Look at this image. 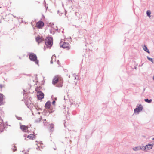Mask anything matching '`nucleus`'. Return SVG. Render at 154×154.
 Returning <instances> with one entry per match:
<instances>
[{"instance_id": "aec40b11", "label": "nucleus", "mask_w": 154, "mask_h": 154, "mask_svg": "<svg viewBox=\"0 0 154 154\" xmlns=\"http://www.w3.org/2000/svg\"><path fill=\"white\" fill-rule=\"evenodd\" d=\"M144 100L145 102L148 103H151L152 101L151 99L149 100V99H145Z\"/></svg>"}, {"instance_id": "393cba45", "label": "nucleus", "mask_w": 154, "mask_h": 154, "mask_svg": "<svg viewBox=\"0 0 154 154\" xmlns=\"http://www.w3.org/2000/svg\"><path fill=\"white\" fill-rule=\"evenodd\" d=\"M55 103V101L54 100V101L52 102V104L53 105H54Z\"/></svg>"}, {"instance_id": "20e7f679", "label": "nucleus", "mask_w": 154, "mask_h": 154, "mask_svg": "<svg viewBox=\"0 0 154 154\" xmlns=\"http://www.w3.org/2000/svg\"><path fill=\"white\" fill-rule=\"evenodd\" d=\"M60 46L67 50H69L70 48V45L68 42L61 41L60 43Z\"/></svg>"}, {"instance_id": "6e6552de", "label": "nucleus", "mask_w": 154, "mask_h": 154, "mask_svg": "<svg viewBox=\"0 0 154 154\" xmlns=\"http://www.w3.org/2000/svg\"><path fill=\"white\" fill-rule=\"evenodd\" d=\"M143 146H137L134 147L132 148L133 150L135 152L140 151V150H143Z\"/></svg>"}, {"instance_id": "412c9836", "label": "nucleus", "mask_w": 154, "mask_h": 154, "mask_svg": "<svg viewBox=\"0 0 154 154\" xmlns=\"http://www.w3.org/2000/svg\"><path fill=\"white\" fill-rule=\"evenodd\" d=\"M53 31V28H51L50 30V33H51L52 34H54L55 32Z\"/></svg>"}, {"instance_id": "a211bd4d", "label": "nucleus", "mask_w": 154, "mask_h": 154, "mask_svg": "<svg viewBox=\"0 0 154 154\" xmlns=\"http://www.w3.org/2000/svg\"><path fill=\"white\" fill-rule=\"evenodd\" d=\"M55 56H52V57H51V61L50 63L51 64L53 63V62L54 60L55 61Z\"/></svg>"}, {"instance_id": "ddd939ff", "label": "nucleus", "mask_w": 154, "mask_h": 154, "mask_svg": "<svg viewBox=\"0 0 154 154\" xmlns=\"http://www.w3.org/2000/svg\"><path fill=\"white\" fill-rule=\"evenodd\" d=\"M3 96L2 94H0V105L3 103Z\"/></svg>"}, {"instance_id": "0eeeda50", "label": "nucleus", "mask_w": 154, "mask_h": 154, "mask_svg": "<svg viewBox=\"0 0 154 154\" xmlns=\"http://www.w3.org/2000/svg\"><path fill=\"white\" fill-rule=\"evenodd\" d=\"M37 89L38 88H36L35 90L37 92V96L38 99L41 100L44 98V94L41 91H38Z\"/></svg>"}, {"instance_id": "1a4fd4ad", "label": "nucleus", "mask_w": 154, "mask_h": 154, "mask_svg": "<svg viewBox=\"0 0 154 154\" xmlns=\"http://www.w3.org/2000/svg\"><path fill=\"white\" fill-rule=\"evenodd\" d=\"M37 27L38 28H41L44 25V23L42 21L38 22L36 24Z\"/></svg>"}, {"instance_id": "dca6fc26", "label": "nucleus", "mask_w": 154, "mask_h": 154, "mask_svg": "<svg viewBox=\"0 0 154 154\" xmlns=\"http://www.w3.org/2000/svg\"><path fill=\"white\" fill-rule=\"evenodd\" d=\"M151 14V11L149 10H148L146 11V14L149 17H151L150 14Z\"/></svg>"}, {"instance_id": "7c9ffc66", "label": "nucleus", "mask_w": 154, "mask_h": 154, "mask_svg": "<svg viewBox=\"0 0 154 154\" xmlns=\"http://www.w3.org/2000/svg\"><path fill=\"white\" fill-rule=\"evenodd\" d=\"M54 150H56V149H55V148H54Z\"/></svg>"}, {"instance_id": "cd10ccee", "label": "nucleus", "mask_w": 154, "mask_h": 154, "mask_svg": "<svg viewBox=\"0 0 154 154\" xmlns=\"http://www.w3.org/2000/svg\"><path fill=\"white\" fill-rule=\"evenodd\" d=\"M43 123H44V125H45V122H43Z\"/></svg>"}, {"instance_id": "f3484780", "label": "nucleus", "mask_w": 154, "mask_h": 154, "mask_svg": "<svg viewBox=\"0 0 154 154\" xmlns=\"http://www.w3.org/2000/svg\"><path fill=\"white\" fill-rule=\"evenodd\" d=\"M41 119L42 118L41 117L38 118L36 120H35L34 122L35 123H38L40 122Z\"/></svg>"}, {"instance_id": "2f4dec72", "label": "nucleus", "mask_w": 154, "mask_h": 154, "mask_svg": "<svg viewBox=\"0 0 154 154\" xmlns=\"http://www.w3.org/2000/svg\"><path fill=\"white\" fill-rule=\"evenodd\" d=\"M153 79L154 80V77H153Z\"/></svg>"}, {"instance_id": "7ed1b4c3", "label": "nucleus", "mask_w": 154, "mask_h": 154, "mask_svg": "<svg viewBox=\"0 0 154 154\" xmlns=\"http://www.w3.org/2000/svg\"><path fill=\"white\" fill-rule=\"evenodd\" d=\"M29 58L30 60L35 62V63L38 64V61L37 60V57L36 54L33 53H31L29 55Z\"/></svg>"}, {"instance_id": "c85d7f7f", "label": "nucleus", "mask_w": 154, "mask_h": 154, "mask_svg": "<svg viewBox=\"0 0 154 154\" xmlns=\"http://www.w3.org/2000/svg\"><path fill=\"white\" fill-rule=\"evenodd\" d=\"M152 140H154V138H152Z\"/></svg>"}, {"instance_id": "9b49d317", "label": "nucleus", "mask_w": 154, "mask_h": 154, "mask_svg": "<svg viewBox=\"0 0 154 154\" xmlns=\"http://www.w3.org/2000/svg\"><path fill=\"white\" fill-rule=\"evenodd\" d=\"M36 41L38 42V43H39L41 42H42L43 40L39 36H38L36 38Z\"/></svg>"}, {"instance_id": "2eb2a0df", "label": "nucleus", "mask_w": 154, "mask_h": 154, "mask_svg": "<svg viewBox=\"0 0 154 154\" xmlns=\"http://www.w3.org/2000/svg\"><path fill=\"white\" fill-rule=\"evenodd\" d=\"M143 50L146 52H147L148 53H150V52L149 51V50L148 49L147 47L144 45L143 47Z\"/></svg>"}, {"instance_id": "473e14b6", "label": "nucleus", "mask_w": 154, "mask_h": 154, "mask_svg": "<svg viewBox=\"0 0 154 154\" xmlns=\"http://www.w3.org/2000/svg\"><path fill=\"white\" fill-rule=\"evenodd\" d=\"M69 78L70 77V75H69Z\"/></svg>"}, {"instance_id": "b1692460", "label": "nucleus", "mask_w": 154, "mask_h": 154, "mask_svg": "<svg viewBox=\"0 0 154 154\" xmlns=\"http://www.w3.org/2000/svg\"><path fill=\"white\" fill-rule=\"evenodd\" d=\"M16 117L17 119L19 120H22V118L21 117H18L16 116Z\"/></svg>"}, {"instance_id": "c756f323", "label": "nucleus", "mask_w": 154, "mask_h": 154, "mask_svg": "<svg viewBox=\"0 0 154 154\" xmlns=\"http://www.w3.org/2000/svg\"><path fill=\"white\" fill-rule=\"evenodd\" d=\"M25 135H24V137H26V136H25Z\"/></svg>"}, {"instance_id": "a878e982", "label": "nucleus", "mask_w": 154, "mask_h": 154, "mask_svg": "<svg viewBox=\"0 0 154 154\" xmlns=\"http://www.w3.org/2000/svg\"><path fill=\"white\" fill-rule=\"evenodd\" d=\"M3 87V85L2 84H0V88H2Z\"/></svg>"}, {"instance_id": "bb28decb", "label": "nucleus", "mask_w": 154, "mask_h": 154, "mask_svg": "<svg viewBox=\"0 0 154 154\" xmlns=\"http://www.w3.org/2000/svg\"><path fill=\"white\" fill-rule=\"evenodd\" d=\"M57 63L58 64L60 65L59 62V60L57 61Z\"/></svg>"}, {"instance_id": "5701e85b", "label": "nucleus", "mask_w": 154, "mask_h": 154, "mask_svg": "<svg viewBox=\"0 0 154 154\" xmlns=\"http://www.w3.org/2000/svg\"><path fill=\"white\" fill-rule=\"evenodd\" d=\"M12 149H13L14 152L15 151L17 150V148L15 146H14L13 148H12Z\"/></svg>"}, {"instance_id": "f03ea898", "label": "nucleus", "mask_w": 154, "mask_h": 154, "mask_svg": "<svg viewBox=\"0 0 154 154\" xmlns=\"http://www.w3.org/2000/svg\"><path fill=\"white\" fill-rule=\"evenodd\" d=\"M45 43L47 48L51 47L53 44V39L52 37H47L45 40Z\"/></svg>"}, {"instance_id": "4468645a", "label": "nucleus", "mask_w": 154, "mask_h": 154, "mask_svg": "<svg viewBox=\"0 0 154 154\" xmlns=\"http://www.w3.org/2000/svg\"><path fill=\"white\" fill-rule=\"evenodd\" d=\"M27 137L29 138V139H31L32 140H33L35 138V136L33 134H30Z\"/></svg>"}, {"instance_id": "39448f33", "label": "nucleus", "mask_w": 154, "mask_h": 154, "mask_svg": "<svg viewBox=\"0 0 154 154\" xmlns=\"http://www.w3.org/2000/svg\"><path fill=\"white\" fill-rule=\"evenodd\" d=\"M143 107L142 105H137L136 108L134 109V113L137 114H138L139 112L143 110Z\"/></svg>"}, {"instance_id": "f8f14e48", "label": "nucleus", "mask_w": 154, "mask_h": 154, "mask_svg": "<svg viewBox=\"0 0 154 154\" xmlns=\"http://www.w3.org/2000/svg\"><path fill=\"white\" fill-rule=\"evenodd\" d=\"M50 101H48L45 104V107L46 109H49L50 108Z\"/></svg>"}, {"instance_id": "423d86ee", "label": "nucleus", "mask_w": 154, "mask_h": 154, "mask_svg": "<svg viewBox=\"0 0 154 154\" xmlns=\"http://www.w3.org/2000/svg\"><path fill=\"white\" fill-rule=\"evenodd\" d=\"M153 146V145L151 144H149L146 145L145 146H143V151L147 152L148 150H149L152 149Z\"/></svg>"}, {"instance_id": "4be33fe9", "label": "nucleus", "mask_w": 154, "mask_h": 154, "mask_svg": "<svg viewBox=\"0 0 154 154\" xmlns=\"http://www.w3.org/2000/svg\"><path fill=\"white\" fill-rule=\"evenodd\" d=\"M50 127L51 128L50 129H51V131H53V130H52V129L54 127V125L52 124H51L50 125Z\"/></svg>"}, {"instance_id": "f257e3e1", "label": "nucleus", "mask_w": 154, "mask_h": 154, "mask_svg": "<svg viewBox=\"0 0 154 154\" xmlns=\"http://www.w3.org/2000/svg\"><path fill=\"white\" fill-rule=\"evenodd\" d=\"M63 79L60 77L56 76L53 79L52 83L54 85L56 84L57 87H62L63 86Z\"/></svg>"}, {"instance_id": "9d476101", "label": "nucleus", "mask_w": 154, "mask_h": 154, "mask_svg": "<svg viewBox=\"0 0 154 154\" xmlns=\"http://www.w3.org/2000/svg\"><path fill=\"white\" fill-rule=\"evenodd\" d=\"M20 129L23 131L26 132L28 129V127L24 125H22L20 126Z\"/></svg>"}, {"instance_id": "6ab92c4d", "label": "nucleus", "mask_w": 154, "mask_h": 154, "mask_svg": "<svg viewBox=\"0 0 154 154\" xmlns=\"http://www.w3.org/2000/svg\"><path fill=\"white\" fill-rule=\"evenodd\" d=\"M147 59L149 61H151V62H152L153 63H154V62L153 61V60L152 58H151L149 57L148 56H147Z\"/></svg>"}]
</instances>
